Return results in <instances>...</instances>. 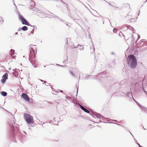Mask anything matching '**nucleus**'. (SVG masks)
<instances>
[{
    "mask_svg": "<svg viewBox=\"0 0 147 147\" xmlns=\"http://www.w3.org/2000/svg\"><path fill=\"white\" fill-rule=\"evenodd\" d=\"M127 64L131 68H134L136 67L137 65V61L136 57L133 55L128 56L127 59Z\"/></svg>",
    "mask_w": 147,
    "mask_h": 147,
    "instance_id": "1",
    "label": "nucleus"
},
{
    "mask_svg": "<svg viewBox=\"0 0 147 147\" xmlns=\"http://www.w3.org/2000/svg\"><path fill=\"white\" fill-rule=\"evenodd\" d=\"M24 116L26 122L28 124L34 123V121L33 117L28 113H24Z\"/></svg>",
    "mask_w": 147,
    "mask_h": 147,
    "instance_id": "2",
    "label": "nucleus"
},
{
    "mask_svg": "<svg viewBox=\"0 0 147 147\" xmlns=\"http://www.w3.org/2000/svg\"><path fill=\"white\" fill-rule=\"evenodd\" d=\"M19 17L20 19L21 20L22 23L23 24H25L28 26H29L30 24L29 22L25 19L22 15L20 14Z\"/></svg>",
    "mask_w": 147,
    "mask_h": 147,
    "instance_id": "3",
    "label": "nucleus"
},
{
    "mask_svg": "<svg viewBox=\"0 0 147 147\" xmlns=\"http://www.w3.org/2000/svg\"><path fill=\"white\" fill-rule=\"evenodd\" d=\"M29 60L32 64L36 65L35 64L36 63V61L34 56L31 55L30 56Z\"/></svg>",
    "mask_w": 147,
    "mask_h": 147,
    "instance_id": "4",
    "label": "nucleus"
},
{
    "mask_svg": "<svg viewBox=\"0 0 147 147\" xmlns=\"http://www.w3.org/2000/svg\"><path fill=\"white\" fill-rule=\"evenodd\" d=\"M21 97L26 101L29 102L30 101V98L28 95L25 93H23L21 95Z\"/></svg>",
    "mask_w": 147,
    "mask_h": 147,
    "instance_id": "5",
    "label": "nucleus"
},
{
    "mask_svg": "<svg viewBox=\"0 0 147 147\" xmlns=\"http://www.w3.org/2000/svg\"><path fill=\"white\" fill-rule=\"evenodd\" d=\"M8 75L7 73L5 74L3 76L2 79L1 80V81L3 83H4L5 82L6 80L7 79Z\"/></svg>",
    "mask_w": 147,
    "mask_h": 147,
    "instance_id": "6",
    "label": "nucleus"
},
{
    "mask_svg": "<svg viewBox=\"0 0 147 147\" xmlns=\"http://www.w3.org/2000/svg\"><path fill=\"white\" fill-rule=\"evenodd\" d=\"M123 7L126 9H130V5L128 3H125L123 5Z\"/></svg>",
    "mask_w": 147,
    "mask_h": 147,
    "instance_id": "7",
    "label": "nucleus"
},
{
    "mask_svg": "<svg viewBox=\"0 0 147 147\" xmlns=\"http://www.w3.org/2000/svg\"><path fill=\"white\" fill-rule=\"evenodd\" d=\"M80 108H81V109L83 111H84V112L88 113H90V112L88 110L86 109L84 107H83L81 105H80Z\"/></svg>",
    "mask_w": 147,
    "mask_h": 147,
    "instance_id": "8",
    "label": "nucleus"
},
{
    "mask_svg": "<svg viewBox=\"0 0 147 147\" xmlns=\"http://www.w3.org/2000/svg\"><path fill=\"white\" fill-rule=\"evenodd\" d=\"M14 51L13 49H11L10 52L9 54L11 56L14 55Z\"/></svg>",
    "mask_w": 147,
    "mask_h": 147,
    "instance_id": "9",
    "label": "nucleus"
},
{
    "mask_svg": "<svg viewBox=\"0 0 147 147\" xmlns=\"http://www.w3.org/2000/svg\"><path fill=\"white\" fill-rule=\"evenodd\" d=\"M1 94L4 96H6L7 95V93L6 92L4 91L1 92Z\"/></svg>",
    "mask_w": 147,
    "mask_h": 147,
    "instance_id": "10",
    "label": "nucleus"
},
{
    "mask_svg": "<svg viewBox=\"0 0 147 147\" xmlns=\"http://www.w3.org/2000/svg\"><path fill=\"white\" fill-rule=\"evenodd\" d=\"M28 29V28L26 26H24L22 28V30L24 31H26Z\"/></svg>",
    "mask_w": 147,
    "mask_h": 147,
    "instance_id": "11",
    "label": "nucleus"
},
{
    "mask_svg": "<svg viewBox=\"0 0 147 147\" xmlns=\"http://www.w3.org/2000/svg\"><path fill=\"white\" fill-rule=\"evenodd\" d=\"M70 74H71L72 75V76H74V74L73 73H72V72H70Z\"/></svg>",
    "mask_w": 147,
    "mask_h": 147,
    "instance_id": "12",
    "label": "nucleus"
},
{
    "mask_svg": "<svg viewBox=\"0 0 147 147\" xmlns=\"http://www.w3.org/2000/svg\"><path fill=\"white\" fill-rule=\"evenodd\" d=\"M18 34L17 32H16V33H15V34Z\"/></svg>",
    "mask_w": 147,
    "mask_h": 147,
    "instance_id": "13",
    "label": "nucleus"
}]
</instances>
